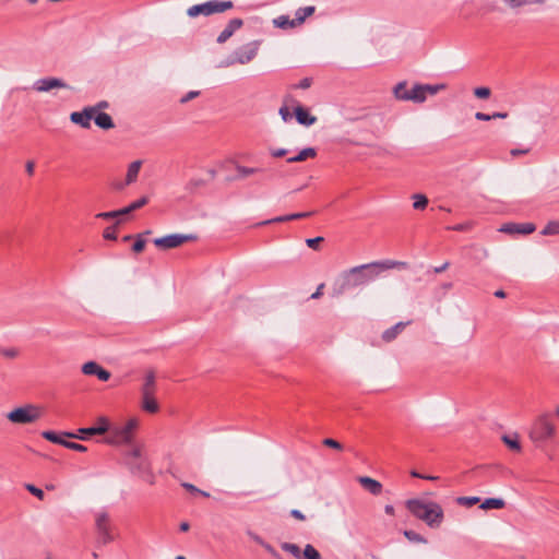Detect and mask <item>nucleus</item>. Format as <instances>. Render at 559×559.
I'll return each mask as SVG.
<instances>
[{
	"label": "nucleus",
	"instance_id": "nucleus-9",
	"mask_svg": "<svg viewBox=\"0 0 559 559\" xmlns=\"http://www.w3.org/2000/svg\"><path fill=\"white\" fill-rule=\"evenodd\" d=\"M95 530L98 536V543L107 545L115 540L114 526L106 511L95 513Z\"/></svg>",
	"mask_w": 559,
	"mask_h": 559
},
{
	"label": "nucleus",
	"instance_id": "nucleus-32",
	"mask_svg": "<svg viewBox=\"0 0 559 559\" xmlns=\"http://www.w3.org/2000/svg\"><path fill=\"white\" fill-rule=\"evenodd\" d=\"M236 170L238 174V178H247L251 175L263 171L262 168L247 167V166H241V165H237Z\"/></svg>",
	"mask_w": 559,
	"mask_h": 559
},
{
	"label": "nucleus",
	"instance_id": "nucleus-59",
	"mask_svg": "<svg viewBox=\"0 0 559 559\" xmlns=\"http://www.w3.org/2000/svg\"><path fill=\"white\" fill-rule=\"evenodd\" d=\"M310 85H311V79H309V78H305V79H302V80L298 83L297 87H298V88L306 90V88L310 87Z\"/></svg>",
	"mask_w": 559,
	"mask_h": 559
},
{
	"label": "nucleus",
	"instance_id": "nucleus-62",
	"mask_svg": "<svg viewBox=\"0 0 559 559\" xmlns=\"http://www.w3.org/2000/svg\"><path fill=\"white\" fill-rule=\"evenodd\" d=\"M323 288H324V284L322 283L317 287L316 292L311 295V298L317 299V298L321 297L323 294Z\"/></svg>",
	"mask_w": 559,
	"mask_h": 559
},
{
	"label": "nucleus",
	"instance_id": "nucleus-14",
	"mask_svg": "<svg viewBox=\"0 0 559 559\" xmlns=\"http://www.w3.org/2000/svg\"><path fill=\"white\" fill-rule=\"evenodd\" d=\"M68 85L60 79L57 78H44L37 80L34 84V88L37 92H49L52 88H66Z\"/></svg>",
	"mask_w": 559,
	"mask_h": 559
},
{
	"label": "nucleus",
	"instance_id": "nucleus-3",
	"mask_svg": "<svg viewBox=\"0 0 559 559\" xmlns=\"http://www.w3.org/2000/svg\"><path fill=\"white\" fill-rule=\"evenodd\" d=\"M124 461L132 474L139 476L150 485H153L155 477L152 473L151 463L147 456L143 455L142 445L133 444L126 451Z\"/></svg>",
	"mask_w": 559,
	"mask_h": 559
},
{
	"label": "nucleus",
	"instance_id": "nucleus-25",
	"mask_svg": "<svg viewBox=\"0 0 559 559\" xmlns=\"http://www.w3.org/2000/svg\"><path fill=\"white\" fill-rule=\"evenodd\" d=\"M141 407L144 412L155 414L159 411V405L155 399V395L141 396Z\"/></svg>",
	"mask_w": 559,
	"mask_h": 559
},
{
	"label": "nucleus",
	"instance_id": "nucleus-23",
	"mask_svg": "<svg viewBox=\"0 0 559 559\" xmlns=\"http://www.w3.org/2000/svg\"><path fill=\"white\" fill-rule=\"evenodd\" d=\"M316 11V7L313 5H308V7H302V8H299L296 13H295V23L297 26H300L305 23L306 19L311 16Z\"/></svg>",
	"mask_w": 559,
	"mask_h": 559
},
{
	"label": "nucleus",
	"instance_id": "nucleus-47",
	"mask_svg": "<svg viewBox=\"0 0 559 559\" xmlns=\"http://www.w3.org/2000/svg\"><path fill=\"white\" fill-rule=\"evenodd\" d=\"M26 489H27L32 495H34L35 497H37L38 499H40V500H43V499H44L45 493H44V491H43L40 488H38V487L34 486V485L27 484V485H26Z\"/></svg>",
	"mask_w": 559,
	"mask_h": 559
},
{
	"label": "nucleus",
	"instance_id": "nucleus-33",
	"mask_svg": "<svg viewBox=\"0 0 559 559\" xmlns=\"http://www.w3.org/2000/svg\"><path fill=\"white\" fill-rule=\"evenodd\" d=\"M43 438L52 442V443H56V444H60V445H63L64 447V443H66V439H64V435L63 436H60L53 431H44L41 433Z\"/></svg>",
	"mask_w": 559,
	"mask_h": 559
},
{
	"label": "nucleus",
	"instance_id": "nucleus-31",
	"mask_svg": "<svg viewBox=\"0 0 559 559\" xmlns=\"http://www.w3.org/2000/svg\"><path fill=\"white\" fill-rule=\"evenodd\" d=\"M502 440L503 442L506 443V445L513 450V451H516L519 452L521 450V444H520V441H519V436L516 433H513V435H504L502 437Z\"/></svg>",
	"mask_w": 559,
	"mask_h": 559
},
{
	"label": "nucleus",
	"instance_id": "nucleus-16",
	"mask_svg": "<svg viewBox=\"0 0 559 559\" xmlns=\"http://www.w3.org/2000/svg\"><path fill=\"white\" fill-rule=\"evenodd\" d=\"M243 22L241 19H233L228 22L226 27L221 32L217 37V43L223 44L227 41L236 31L242 26Z\"/></svg>",
	"mask_w": 559,
	"mask_h": 559
},
{
	"label": "nucleus",
	"instance_id": "nucleus-43",
	"mask_svg": "<svg viewBox=\"0 0 559 559\" xmlns=\"http://www.w3.org/2000/svg\"><path fill=\"white\" fill-rule=\"evenodd\" d=\"M404 536L413 543H426V539L414 531H404Z\"/></svg>",
	"mask_w": 559,
	"mask_h": 559
},
{
	"label": "nucleus",
	"instance_id": "nucleus-6",
	"mask_svg": "<svg viewBox=\"0 0 559 559\" xmlns=\"http://www.w3.org/2000/svg\"><path fill=\"white\" fill-rule=\"evenodd\" d=\"M234 8V2L230 0H210L200 4L190 7L187 14L190 17L198 15H212L216 13H223Z\"/></svg>",
	"mask_w": 559,
	"mask_h": 559
},
{
	"label": "nucleus",
	"instance_id": "nucleus-46",
	"mask_svg": "<svg viewBox=\"0 0 559 559\" xmlns=\"http://www.w3.org/2000/svg\"><path fill=\"white\" fill-rule=\"evenodd\" d=\"M64 448L73 450V451H78V452H86L87 451V448L85 445H83L81 443L68 441V440H66Z\"/></svg>",
	"mask_w": 559,
	"mask_h": 559
},
{
	"label": "nucleus",
	"instance_id": "nucleus-55",
	"mask_svg": "<svg viewBox=\"0 0 559 559\" xmlns=\"http://www.w3.org/2000/svg\"><path fill=\"white\" fill-rule=\"evenodd\" d=\"M200 93L198 91H191L181 98V103H188L189 100L197 97Z\"/></svg>",
	"mask_w": 559,
	"mask_h": 559
},
{
	"label": "nucleus",
	"instance_id": "nucleus-38",
	"mask_svg": "<svg viewBox=\"0 0 559 559\" xmlns=\"http://www.w3.org/2000/svg\"><path fill=\"white\" fill-rule=\"evenodd\" d=\"M304 556L306 559H321L320 552L312 545L305 547Z\"/></svg>",
	"mask_w": 559,
	"mask_h": 559
},
{
	"label": "nucleus",
	"instance_id": "nucleus-7",
	"mask_svg": "<svg viewBox=\"0 0 559 559\" xmlns=\"http://www.w3.org/2000/svg\"><path fill=\"white\" fill-rule=\"evenodd\" d=\"M43 415V409L34 404H27L17 407L8 413L7 418L13 424H32L38 420Z\"/></svg>",
	"mask_w": 559,
	"mask_h": 559
},
{
	"label": "nucleus",
	"instance_id": "nucleus-45",
	"mask_svg": "<svg viewBox=\"0 0 559 559\" xmlns=\"http://www.w3.org/2000/svg\"><path fill=\"white\" fill-rule=\"evenodd\" d=\"M282 549L292 554L293 556H296V557H298L300 555V549L296 544L284 543L282 545Z\"/></svg>",
	"mask_w": 559,
	"mask_h": 559
},
{
	"label": "nucleus",
	"instance_id": "nucleus-4",
	"mask_svg": "<svg viewBox=\"0 0 559 559\" xmlns=\"http://www.w3.org/2000/svg\"><path fill=\"white\" fill-rule=\"evenodd\" d=\"M139 424V419L133 417L123 425L112 426L105 442L111 445L131 444Z\"/></svg>",
	"mask_w": 559,
	"mask_h": 559
},
{
	"label": "nucleus",
	"instance_id": "nucleus-20",
	"mask_svg": "<svg viewBox=\"0 0 559 559\" xmlns=\"http://www.w3.org/2000/svg\"><path fill=\"white\" fill-rule=\"evenodd\" d=\"M295 116L298 123L302 126L309 127L314 124L317 121V117L310 115L309 111L301 106L295 108Z\"/></svg>",
	"mask_w": 559,
	"mask_h": 559
},
{
	"label": "nucleus",
	"instance_id": "nucleus-1",
	"mask_svg": "<svg viewBox=\"0 0 559 559\" xmlns=\"http://www.w3.org/2000/svg\"><path fill=\"white\" fill-rule=\"evenodd\" d=\"M373 265L367 263L344 271L335 283V295H341L348 288L362 286L373 281L377 277V272L372 269Z\"/></svg>",
	"mask_w": 559,
	"mask_h": 559
},
{
	"label": "nucleus",
	"instance_id": "nucleus-2",
	"mask_svg": "<svg viewBox=\"0 0 559 559\" xmlns=\"http://www.w3.org/2000/svg\"><path fill=\"white\" fill-rule=\"evenodd\" d=\"M406 508L415 518L424 521L429 527H439L443 521V510L435 501L409 499L406 501Z\"/></svg>",
	"mask_w": 559,
	"mask_h": 559
},
{
	"label": "nucleus",
	"instance_id": "nucleus-56",
	"mask_svg": "<svg viewBox=\"0 0 559 559\" xmlns=\"http://www.w3.org/2000/svg\"><path fill=\"white\" fill-rule=\"evenodd\" d=\"M287 154V150L285 148H274V150H271V155L273 157H283Z\"/></svg>",
	"mask_w": 559,
	"mask_h": 559
},
{
	"label": "nucleus",
	"instance_id": "nucleus-50",
	"mask_svg": "<svg viewBox=\"0 0 559 559\" xmlns=\"http://www.w3.org/2000/svg\"><path fill=\"white\" fill-rule=\"evenodd\" d=\"M323 240V237L309 238L306 240V243L309 248L317 250L319 243L322 242Z\"/></svg>",
	"mask_w": 559,
	"mask_h": 559
},
{
	"label": "nucleus",
	"instance_id": "nucleus-8",
	"mask_svg": "<svg viewBox=\"0 0 559 559\" xmlns=\"http://www.w3.org/2000/svg\"><path fill=\"white\" fill-rule=\"evenodd\" d=\"M556 428L548 415L539 416L532 425L530 438L534 442H545L555 436Z\"/></svg>",
	"mask_w": 559,
	"mask_h": 559
},
{
	"label": "nucleus",
	"instance_id": "nucleus-5",
	"mask_svg": "<svg viewBox=\"0 0 559 559\" xmlns=\"http://www.w3.org/2000/svg\"><path fill=\"white\" fill-rule=\"evenodd\" d=\"M260 43L254 40L236 49L228 58L219 63V68H228L234 64H247L258 55Z\"/></svg>",
	"mask_w": 559,
	"mask_h": 559
},
{
	"label": "nucleus",
	"instance_id": "nucleus-10",
	"mask_svg": "<svg viewBox=\"0 0 559 559\" xmlns=\"http://www.w3.org/2000/svg\"><path fill=\"white\" fill-rule=\"evenodd\" d=\"M197 237L194 235H181V234H171L164 237L155 238L154 245L159 249H174L180 247L185 242L195 240Z\"/></svg>",
	"mask_w": 559,
	"mask_h": 559
},
{
	"label": "nucleus",
	"instance_id": "nucleus-28",
	"mask_svg": "<svg viewBox=\"0 0 559 559\" xmlns=\"http://www.w3.org/2000/svg\"><path fill=\"white\" fill-rule=\"evenodd\" d=\"M110 428L111 427L109 426V423H108L107 418L99 417L97 425L94 426V427H90L88 431L91 433H96V435H104L106 432H107V435H109Z\"/></svg>",
	"mask_w": 559,
	"mask_h": 559
},
{
	"label": "nucleus",
	"instance_id": "nucleus-60",
	"mask_svg": "<svg viewBox=\"0 0 559 559\" xmlns=\"http://www.w3.org/2000/svg\"><path fill=\"white\" fill-rule=\"evenodd\" d=\"M25 169L28 176H33L35 170V163L33 160H28L25 165Z\"/></svg>",
	"mask_w": 559,
	"mask_h": 559
},
{
	"label": "nucleus",
	"instance_id": "nucleus-57",
	"mask_svg": "<svg viewBox=\"0 0 559 559\" xmlns=\"http://www.w3.org/2000/svg\"><path fill=\"white\" fill-rule=\"evenodd\" d=\"M17 354H19L17 350L14 348H9V349L2 350V355L8 358H15L17 356Z\"/></svg>",
	"mask_w": 559,
	"mask_h": 559
},
{
	"label": "nucleus",
	"instance_id": "nucleus-27",
	"mask_svg": "<svg viewBox=\"0 0 559 559\" xmlns=\"http://www.w3.org/2000/svg\"><path fill=\"white\" fill-rule=\"evenodd\" d=\"M273 25L282 29H290L298 27L294 19H289L288 15H280L273 20Z\"/></svg>",
	"mask_w": 559,
	"mask_h": 559
},
{
	"label": "nucleus",
	"instance_id": "nucleus-12",
	"mask_svg": "<svg viewBox=\"0 0 559 559\" xmlns=\"http://www.w3.org/2000/svg\"><path fill=\"white\" fill-rule=\"evenodd\" d=\"M535 229L533 223H508L502 225L499 230L510 235H530Z\"/></svg>",
	"mask_w": 559,
	"mask_h": 559
},
{
	"label": "nucleus",
	"instance_id": "nucleus-41",
	"mask_svg": "<svg viewBox=\"0 0 559 559\" xmlns=\"http://www.w3.org/2000/svg\"><path fill=\"white\" fill-rule=\"evenodd\" d=\"M456 501L459 504L469 508V507H473L476 503H478L479 498L478 497H459Z\"/></svg>",
	"mask_w": 559,
	"mask_h": 559
},
{
	"label": "nucleus",
	"instance_id": "nucleus-15",
	"mask_svg": "<svg viewBox=\"0 0 559 559\" xmlns=\"http://www.w3.org/2000/svg\"><path fill=\"white\" fill-rule=\"evenodd\" d=\"M142 167V160H134L128 166L127 175H126V181L119 182L115 185V188L117 190H122L126 186H129L136 181L139 173Z\"/></svg>",
	"mask_w": 559,
	"mask_h": 559
},
{
	"label": "nucleus",
	"instance_id": "nucleus-61",
	"mask_svg": "<svg viewBox=\"0 0 559 559\" xmlns=\"http://www.w3.org/2000/svg\"><path fill=\"white\" fill-rule=\"evenodd\" d=\"M248 535L253 542H255L259 545H262L265 542L261 536L257 535L255 533L249 532Z\"/></svg>",
	"mask_w": 559,
	"mask_h": 559
},
{
	"label": "nucleus",
	"instance_id": "nucleus-30",
	"mask_svg": "<svg viewBox=\"0 0 559 559\" xmlns=\"http://www.w3.org/2000/svg\"><path fill=\"white\" fill-rule=\"evenodd\" d=\"M504 506H506V502L503 499L488 498L480 504V508L484 510L502 509V508H504Z\"/></svg>",
	"mask_w": 559,
	"mask_h": 559
},
{
	"label": "nucleus",
	"instance_id": "nucleus-54",
	"mask_svg": "<svg viewBox=\"0 0 559 559\" xmlns=\"http://www.w3.org/2000/svg\"><path fill=\"white\" fill-rule=\"evenodd\" d=\"M280 115L284 121H288L292 118V114L286 106L280 108Z\"/></svg>",
	"mask_w": 559,
	"mask_h": 559
},
{
	"label": "nucleus",
	"instance_id": "nucleus-40",
	"mask_svg": "<svg viewBox=\"0 0 559 559\" xmlns=\"http://www.w3.org/2000/svg\"><path fill=\"white\" fill-rule=\"evenodd\" d=\"M474 95L479 99H487L491 95V91L489 87L480 86L474 88Z\"/></svg>",
	"mask_w": 559,
	"mask_h": 559
},
{
	"label": "nucleus",
	"instance_id": "nucleus-42",
	"mask_svg": "<svg viewBox=\"0 0 559 559\" xmlns=\"http://www.w3.org/2000/svg\"><path fill=\"white\" fill-rule=\"evenodd\" d=\"M394 95L397 99H402V95H409V91L407 90L405 82H401L394 87Z\"/></svg>",
	"mask_w": 559,
	"mask_h": 559
},
{
	"label": "nucleus",
	"instance_id": "nucleus-19",
	"mask_svg": "<svg viewBox=\"0 0 559 559\" xmlns=\"http://www.w3.org/2000/svg\"><path fill=\"white\" fill-rule=\"evenodd\" d=\"M155 393H156L155 373L153 371H148L144 377V382L141 388V396L155 395Z\"/></svg>",
	"mask_w": 559,
	"mask_h": 559
},
{
	"label": "nucleus",
	"instance_id": "nucleus-49",
	"mask_svg": "<svg viewBox=\"0 0 559 559\" xmlns=\"http://www.w3.org/2000/svg\"><path fill=\"white\" fill-rule=\"evenodd\" d=\"M323 444L335 450H343V445L332 438L324 439Z\"/></svg>",
	"mask_w": 559,
	"mask_h": 559
},
{
	"label": "nucleus",
	"instance_id": "nucleus-22",
	"mask_svg": "<svg viewBox=\"0 0 559 559\" xmlns=\"http://www.w3.org/2000/svg\"><path fill=\"white\" fill-rule=\"evenodd\" d=\"M426 98L427 94L424 85H415L409 91V95H402V100H414L416 103H423Z\"/></svg>",
	"mask_w": 559,
	"mask_h": 559
},
{
	"label": "nucleus",
	"instance_id": "nucleus-11",
	"mask_svg": "<svg viewBox=\"0 0 559 559\" xmlns=\"http://www.w3.org/2000/svg\"><path fill=\"white\" fill-rule=\"evenodd\" d=\"M97 112V107H85L82 111H74L71 114L70 119L73 123L81 126L82 128L88 129L91 127V120Z\"/></svg>",
	"mask_w": 559,
	"mask_h": 559
},
{
	"label": "nucleus",
	"instance_id": "nucleus-17",
	"mask_svg": "<svg viewBox=\"0 0 559 559\" xmlns=\"http://www.w3.org/2000/svg\"><path fill=\"white\" fill-rule=\"evenodd\" d=\"M370 263L374 264L372 269L377 272V276L380 274L381 271L392 269H406L408 266L406 262L394 260H384Z\"/></svg>",
	"mask_w": 559,
	"mask_h": 559
},
{
	"label": "nucleus",
	"instance_id": "nucleus-58",
	"mask_svg": "<svg viewBox=\"0 0 559 559\" xmlns=\"http://www.w3.org/2000/svg\"><path fill=\"white\" fill-rule=\"evenodd\" d=\"M475 118L479 121H489V120H492L491 119V115H488V114H484V112H476L475 114Z\"/></svg>",
	"mask_w": 559,
	"mask_h": 559
},
{
	"label": "nucleus",
	"instance_id": "nucleus-44",
	"mask_svg": "<svg viewBox=\"0 0 559 559\" xmlns=\"http://www.w3.org/2000/svg\"><path fill=\"white\" fill-rule=\"evenodd\" d=\"M103 237L107 240H116L117 239L116 225L106 227L104 229Z\"/></svg>",
	"mask_w": 559,
	"mask_h": 559
},
{
	"label": "nucleus",
	"instance_id": "nucleus-36",
	"mask_svg": "<svg viewBox=\"0 0 559 559\" xmlns=\"http://www.w3.org/2000/svg\"><path fill=\"white\" fill-rule=\"evenodd\" d=\"M88 430H90V427L88 428H80L76 433L66 432L64 436H67L69 438H76V439H80V440H86L90 436H94L95 435V433H91Z\"/></svg>",
	"mask_w": 559,
	"mask_h": 559
},
{
	"label": "nucleus",
	"instance_id": "nucleus-51",
	"mask_svg": "<svg viewBox=\"0 0 559 559\" xmlns=\"http://www.w3.org/2000/svg\"><path fill=\"white\" fill-rule=\"evenodd\" d=\"M146 203H147V198L143 197V198L134 201L133 203H131L129 206H130L131 211L133 212V211L144 206Z\"/></svg>",
	"mask_w": 559,
	"mask_h": 559
},
{
	"label": "nucleus",
	"instance_id": "nucleus-37",
	"mask_svg": "<svg viewBox=\"0 0 559 559\" xmlns=\"http://www.w3.org/2000/svg\"><path fill=\"white\" fill-rule=\"evenodd\" d=\"M511 8H520L525 4H542L544 0H504Z\"/></svg>",
	"mask_w": 559,
	"mask_h": 559
},
{
	"label": "nucleus",
	"instance_id": "nucleus-52",
	"mask_svg": "<svg viewBox=\"0 0 559 559\" xmlns=\"http://www.w3.org/2000/svg\"><path fill=\"white\" fill-rule=\"evenodd\" d=\"M144 247H145V240L139 237L135 240V242L133 243L132 249H133L134 252L139 253V252H142L144 250Z\"/></svg>",
	"mask_w": 559,
	"mask_h": 559
},
{
	"label": "nucleus",
	"instance_id": "nucleus-53",
	"mask_svg": "<svg viewBox=\"0 0 559 559\" xmlns=\"http://www.w3.org/2000/svg\"><path fill=\"white\" fill-rule=\"evenodd\" d=\"M97 218L103 219H111V218H118L116 211H109V212H102L96 215Z\"/></svg>",
	"mask_w": 559,
	"mask_h": 559
},
{
	"label": "nucleus",
	"instance_id": "nucleus-18",
	"mask_svg": "<svg viewBox=\"0 0 559 559\" xmlns=\"http://www.w3.org/2000/svg\"><path fill=\"white\" fill-rule=\"evenodd\" d=\"M358 483L371 495L378 496L382 492V484L371 477L360 476L358 477Z\"/></svg>",
	"mask_w": 559,
	"mask_h": 559
},
{
	"label": "nucleus",
	"instance_id": "nucleus-13",
	"mask_svg": "<svg viewBox=\"0 0 559 559\" xmlns=\"http://www.w3.org/2000/svg\"><path fill=\"white\" fill-rule=\"evenodd\" d=\"M81 370L85 376H95L100 381H104V382L108 381L111 377V374L108 370L104 369L99 364H97L95 361L85 362L82 366Z\"/></svg>",
	"mask_w": 559,
	"mask_h": 559
},
{
	"label": "nucleus",
	"instance_id": "nucleus-24",
	"mask_svg": "<svg viewBox=\"0 0 559 559\" xmlns=\"http://www.w3.org/2000/svg\"><path fill=\"white\" fill-rule=\"evenodd\" d=\"M93 119L96 126L102 129L108 130L115 127L112 118L106 112H96Z\"/></svg>",
	"mask_w": 559,
	"mask_h": 559
},
{
	"label": "nucleus",
	"instance_id": "nucleus-34",
	"mask_svg": "<svg viewBox=\"0 0 559 559\" xmlns=\"http://www.w3.org/2000/svg\"><path fill=\"white\" fill-rule=\"evenodd\" d=\"M543 236L559 235V221H550L540 231Z\"/></svg>",
	"mask_w": 559,
	"mask_h": 559
},
{
	"label": "nucleus",
	"instance_id": "nucleus-63",
	"mask_svg": "<svg viewBox=\"0 0 559 559\" xmlns=\"http://www.w3.org/2000/svg\"><path fill=\"white\" fill-rule=\"evenodd\" d=\"M290 515L299 521H304L306 519V516L299 510L296 509L290 511Z\"/></svg>",
	"mask_w": 559,
	"mask_h": 559
},
{
	"label": "nucleus",
	"instance_id": "nucleus-29",
	"mask_svg": "<svg viewBox=\"0 0 559 559\" xmlns=\"http://www.w3.org/2000/svg\"><path fill=\"white\" fill-rule=\"evenodd\" d=\"M405 328V323L403 322H399L396 323L394 326L385 330L382 334V338L385 341V342H391L393 341L397 334L400 332H402V330Z\"/></svg>",
	"mask_w": 559,
	"mask_h": 559
},
{
	"label": "nucleus",
	"instance_id": "nucleus-21",
	"mask_svg": "<svg viewBox=\"0 0 559 559\" xmlns=\"http://www.w3.org/2000/svg\"><path fill=\"white\" fill-rule=\"evenodd\" d=\"M311 215H312V212L294 213V214L277 216L272 219H267L265 222L260 223V225H266V224H273V223H284V222H289V221H294V219L306 218Z\"/></svg>",
	"mask_w": 559,
	"mask_h": 559
},
{
	"label": "nucleus",
	"instance_id": "nucleus-48",
	"mask_svg": "<svg viewBox=\"0 0 559 559\" xmlns=\"http://www.w3.org/2000/svg\"><path fill=\"white\" fill-rule=\"evenodd\" d=\"M425 87V91H426V94L427 95H435L437 94L439 91L443 90L445 86L443 84H438V85H424Z\"/></svg>",
	"mask_w": 559,
	"mask_h": 559
},
{
	"label": "nucleus",
	"instance_id": "nucleus-35",
	"mask_svg": "<svg viewBox=\"0 0 559 559\" xmlns=\"http://www.w3.org/2000/svg\"><path fill=\"white\" fill-rule=\"evenodd\" d=\"M413 200H414L413 207L415 210L423 211L428 205V199L424 194H420V193L414 194Z\"/></svg>",
	"mask_w": 559,
	"mask_h": 559
},
{
	"label": "nucleus",
	"instance_id": "nucleus-26",
	"mask_svg": "<svg viewBox=\"0 0 559 559\" xmlns=\"http://www.w3.org/2000/svg\"><path fill=\"white\" fill-rule=\"evenodd\" d=\"M317 156V151L313 147H306L301 150L297 155L289 157L287 159L288 163H299L304 162L308 158H314Z\"/></svg>",
	"mask_w": 559,
	"mask_h": 559
},
{
	"label": "nucleus",
	"instance_id": "nucleus-39",
	"mask_svg": "<svg viewBox=\"0 0 559 559\" xmlns=\"http://www.w3.org/2000/svg\"><path fill=\"white\" fill-rule=\"evenodd\" d=\"M181 486L191 493L201 495L204 498L210 497V493L207 491L201 490L190 483H182Z\"/></svg>",
	"mask_w": 559,
	"mask_h": 559
},
{
	"label": "nucleus",
	"instance_id": "nucleus-64",
	"mask_svg": "<svg viewBox=\"0 0 559 559\" xmlns=\"http://www.w3.org/2000/svg\"><path fill=\"white\" fill-rule=\"evenodd\" d=\"M530 152V148H524V150H520V148H513L511 150V155L512 156H520V155H524V154H527Z\"/></svg>",
	"mask_w": 559,
	"mask_h": 559
}]
</instances>
